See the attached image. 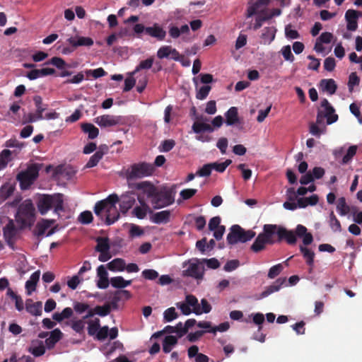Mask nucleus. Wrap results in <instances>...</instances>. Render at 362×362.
Masks as SVG:
<instances>
[{"label": "nucleus", "instance_id": "6ab92c4d", "mask_svg": "<svg viewBox=\"0 0 362 362\" xmlns=\"http://www.w3.org/2000/svg\"><path fill=\"white\" fill-rule=\"evenodd\" d=\"M170 215L171 213L169 210L161 211L154 213L150 217V220L156 224L167 223L170 221Z\"/></svg>", "mask_w": 362, "mask_h": 362}, {"label": "nucleus", "instance_id": "9b49d317", "mask_svg": "<svg viewBox=\"0 0 362 362\" xmlns=\"http://www.w3.org/2000/svg\"><path fill=\"white\" fill-rule=\"evenodd\" d=\"M18 230L12 219H9L7 224L3 228L4 238L12 250L15 249V242L17 235Z\"/></svg>", "mask_w": 362, "mask_h": 362}, {"label": "nucleus", "instance_id": "1a4fd4ad", "mask_svg": "<svg viewBox=\"0 0 362 362\" xmlns=\"http://www.w3.org/2000/svg\"><path fill=\"white\" fill-rule=\"evenodd\" d=\"M175 201L174 192L172 189L163 187L158 190L151 203L154 209H161L172 204Z\"/></svg>", "mask_w": 362, "mask_h": 362}, {"label": "nucleus", "instance_id": "f704fd0d", "mask_svg": "<svg viewBox=\"0 0 362 362\" xmlns=\"http://www.w3.org/2000/svg\"><path fill=\"white\" fill-rule=\"evenodd\" d=\"M73 310L69 308H65L61 313H54L52 315V319L58 322H61L64 319H69L73 315Z\"/></svg>", "mask_w": 362, "mask_h": 362}, {"label": "nucleus", "instance_id": "f8f14e48", "mask_svg": "<svg viewBox=\"0 0 362 362\" xmlns=\"http://www.w3.org/2000/svg\"><path fill=\"white\" fill-rule=\"evenodd\" d=\"M202 262L199 259L189 263L188 268L183 272L184 275L193 277L196 279H202L204 276V268L200 266Z\"/></svg>", "mask_w": 362, "mask_h": 362}, {"label": "nucleus", "instance_id": "423d86ee", "mask_svg": "<svg viewBox=\"0 0 362 362\" xmlns=\"http://www.w3.org/2000/svg\"><path fill=\"white\" fill-rule=\"evenodd\" d=\"M155 171L153 164L146 162L134 163L127 170L126 177L127 180L140 179L151 176Z\"/></svg>", "mask_w": 362, "mask_h": 362}, {"label": "nucleus", "instance_id": "412c9836", "mask_svg": "<svg viewBox=\"0 0 362 362\" xmlns=\"http://www.w3.org/2000/svg\"><path fill=\"white\" fill-rule=\"evenodd\" d=\"M286 282V278H279L276 280V281L267 286L265 290L260 294V297L262 298H266L268 296H269L270 294L276 292V291H278L281 286Z\"/></svg>", "mask_w": 362, "mask_h": 362}, {"label": "nucleus", "instance_id": "ea45409f", "mask_svg": "<svg viewBox=\"0 0 362 362\" xmlns=\"http://www.w3.org/2000/svg\"><path fill=\"white\" fill-rule=\"evenodd\" d=\"M192 129L196 134H199L204 132H211L214 131V128L209 124L199 122H194Z\"/></svg>", "mask_w": 362, "mask_h": 362}, {"label": "nucleus", "instance_id": "cd10ccee", "mask_svg": "<svg viewBox=\"0 0 362 362\" xmlns=\"http://www.w3.org/2000/svg\"><path fill=\"white\" fill-rule=\"evenodd\" d=\"M226 124L227 125L232 126L239 122L238 112L236 107H231L226 112Z\"/></svg>", "mask_w": 362, "mask_h": 362}, {"label": "nucleus", "instance_id": "c03bdc74", "mask_svg": "<svg viewBox=\"0 0 362 362\" xmlns=\"http://www.w3.org/2000/svg\"><path fill=\"white\" fill-rule=\"evenodd\" d=\"M357 148V146H351L348 148L346 153L343 156L341 163L344 165L349 163L352 160L354 156L356 154Z\"/></svg>", "mask_w": 362, "mask_h": 362}, {"label": "nucleus", "instance_id": "393cba45", "mask_svg": "<svg viewBox=\"0 0 362 362\" xmlns=\"http://www.w3.org/2000/svg\"><path fill=\"white\" fill-rule=\"evenodd\" d=\"M69 44L73 47L87 46L90 47L93 45V40L88 37H79L77 40L74 37H70L67 40Z\"/></svg>", "mask_w": 362, "mask_h": 362}, {"label": "nucleus", "instance_id": "5fc2aeb1", "mask_svg": "<svg viewBox=\"0 0 362 362\" xmlns=\"http://www.w3.org/2000/svg\"><path fill=\"white\" fill-rule=\"evenodd\" d=\"M178 317L174 307L168 308L164 311L163 317L165 322H171Z\"/></svg>", "mask_w": 362, "mask_h": 362}, {"label": "nucleus", "instance_id": "473e14b6", "mask_svg": "<svg viewBox=\"0 0 362 362\" xmlns=\"http://www.w3.org/2000/svg\"><path fill=\"white\" fill-rule=\"evenodd\" d=\"M14 189L15 187L12 184L9 182L4 184L0 188V200L7 199L13 194Z\"/></svg>", "mask_w": 362, "mask_h": 362}, {"label": "nucleus", "instance_id": "2f4dec72", "mask_svg": "<svg viewBox=\"0 0 362 362\" xmlns=\"http://www.w3.org/2000/svg\"><path fill=\"white\" fill-rule=\"evenodd\" d=\"M97 245L95 246V251L98 252H107L110 249L109 238L107 237H98L95 239Z\"/></svg>", "mask_w": 362, "mask_h": 362}, {"label": "nucleus", "instance_id": "13d9d810", "mask_svg": "<svg viewBox=\"0 0 362 362\" xmlns=\"http://www.w3.org/2000/svg\"><path fill=\"white\" fill-rule=\"evenodd\" d=\"M281 54L285 59V60L288 61L290 62H293L295 59L293 54L291 52V49L290 45L284 46L281 48Z\"/></svg>", "mask_w": 362, "mask_h": 362}, {"label": "nucleus", "instance_id": "a18cd8bd", "mask_svg": "<svg viewBox=\"0 0 362 362\" xmlns=\"http://www.w3.org/2000/svg\"><path fill=\"white\" fill-rule=\"evenodd\" d=\"M329 226L334 232H341V226L333 211L329 214Z\"/></svg>", "mask_w": 362, "mask_h": 362}, {"label": "nucleus", "instance_id": "0eeeda50", "mask_svg": "<svg viewBox=\"0 0 362 362\" xmlns=\"http://www.w3.org/2000/svg\"><path fill=\"white\" fill-rule=\"evenodd\" d=\"M40 165L37 163L31 164L25 170L21 171L16 176L21 189H26L33 184L39 175Z\"/></svg>", "mask_w": 362, "mask_h": 362}, {"label": "nucleus", "instance_id": "680f3d73", "mask_svg": "<svg viewBox=\"0 0 362 362\" xmlns=\"http://www.w3.org/2000/svg\"><path fill=\"white\" fill-rule=\"evenodd\" d=\"M71 327L74 330L76 333L81 334L83 332L85 327V322L83 319L77 320L73 321Z\"/></svg>", "mask_w": 362, "mask_h": 362}, {"label": "nucleus", "instance_id": "f3484780", "mask_svg": "<svg viewBox=\"0 0 362 362\" xmlns=\"http://www.w3.org/2000/svg\"><path fill=\"white\" fill-rule=\"evenodd\" d=\"M136 188L137 189L143 190L144 194H146L148 198H151V199L155 198L158 190L151 182L148 181H144L137 183Z\"/></svg>", "mask_w": 362, "mask_h": 362}, {"label": "nucleus", "instance_id": "a19ab883", "mask_svg": "<svg viewBox=\"0 0 362 362\" xmlns=\"http://www.w3.org/2000/svg\"><path fill=\"white\" fill-rule=\"evenodd\" d=\"M88 323V334L90 336H95L98 331L100 327V322L98 318L90 320L87 322Z\"/></svg>", "mask_w": 362, "mask_h": 362}, {"label": "nucleus", "instance_id": "3c124183", "mask_svg": "<svg viewBox=\"0 0 362 362\" xmlns=\"http://www.w3.org/2000/svg\"><path fill=\"white\" fill-rule=\"evenodd\" d=\"M154 62L153 57H151L145 60L141 61L139 65L136 67L134 72L139 71L142 69H149L152 67Z\"/></svg>", "mask_w": 362, "mask_h": 362}, {"label": "nucleus", "instance_id": "e433bc0d", "mask_svg": "<svg viewBox=\"0 0 362 362\" xmlns=\"http://www.w3.org/2000/svg\"><path fill=\"white\" fill-rule=\"evenodd\" d=\"M177 343V339L173 335H168L165 337L163 341V351L168 354L170 353L173 346Z\"/></svg>", "mask_w": 362, "mask_h": 362}, {"label": "nucleus", "instance_id": "ddd939ff", "mask_svg": "<svg viewBox=\"0 0 362 362\" xmlns=\"http://www.w3.org/2000/svg\"><path fill=\"white\" fill-rule=\"evenodd\" d=\"M321 107L324 108L322 110V115L327 118V124H332L334 122H336L338 119V115L335 114L334 108L331 105L329 101L324 98L321 101Z\"/></svg>", "mask_w": 362, "mask_h": 362}, {"label": "nucleus", "instance_id": "b1692460", "mask_svg": "<svg viewBox=\"0 0 362 362\" xmlns=\"http://www.w3.org/2000/svg\"><path fill=\"white\" fill-rule=\"evenodd\" d=\"M139 202L141 206H136L132 211L134 216L139 219H143L146 217L147 211L149 209L148 205L144 202L143 198L138 197Z\"/></svg>", "mask_w": 362, "mask_h": 362}, {"label": "nucleus", "instance_id": "09e8293b", "mask_svg": "<svg viewBox=\"0 0 362 362\" xmlns=\"http://www.w3.org/2000/svg\"><path fill=\"white\" fill-rule=\"evenodd\" d=\"M232 163V160H230V159H227L226 161L223 162V163H217V162H214V163H210V165L211 166V170H216L217 172L218 173H223L226 168L230 165Z\"/></svg>", "mask_w": 362, "mask_h": 362}, {"label": "nucleus", "instance_id": "20e7f679", "mask_svg": "<svg viewBox=\"0 0 362 362\" xmlns=\"http://www.w3.org/2000/svg\"><path fill=\"white\" fill-rule=\"evenodd\" d=\"M16 221L20 224V228L31 227L35 221V207L30 199H26L18 206L15 216Z\"/></svg>", "mask_w": 362, "mask_h": 362}, {"label": "nucleus", "instance_id": "052dcab7", "mask_svg": "<svg viewBox=\"0 0 362 362\" xmlns=\"http://www.w3.org/2000/svg\"><path fill=\"white\" fill-rule=\"evenodd\" d=\"M87 76H91L94 78H98L104 76L107 74L106 71L103 68H98L95 69H89L86 71Z\"/></svg>", "mask_w": 362, "mask_h": 362}, {"label": "nucleus", "instance_id": "603ef678", "mask_svg": "<svg viewBox=\"0 0 362 362\" xmlns=\"http://www.w3.org/2000/svg\"><path fill=\"white\" fill-rule=\"evenodd\" d=\"M39 344L37 346H32L28 349V351L35 357L41 356L45 353V347L43 345V342L40 341Z\"/></svg>", "mask_w": 362, "mask_h": 362}, {"label": "nucleus", "instance_id": "6e6d98bb", "mask_svg": "<svg viewBox=\"0 0 362 362\" xmlns=\"http://www.w3.org/2000/svg\"><path fill=\"white\" fill-rule=\"evenodd\" d=\"M94 313L101 317L107 316L110 313V305L105 304L104 305H97L94 308Z\"/></svg>", "mask_w": 362, "mask_h": 362}, {"label": "nucleus", "instance_id": "0e129e2a", "mask_svg": "<svg viewBox=\"0 0 362 362\" xmlns=\"http://www.w3.org/2000/svg\"><path fill=\"white\" fill-rule=\"evenodd\" d=\"M175 146V142L173 139H167L162 142L160 146V151L168 152L172 150Z\"/></svg>", "mask_w": 362, "mask_h": 362}, {"label": "nucleus", "instance_id": "49530a36", "mask_svg": "<svg viewBox=\"0 0 362 362\" xmlns=\"http://www.w3.org/2000/svg\"><path fill=\"white\" fill-rule=\"evenodd\" d=\"M135 200L133 197L129 196H122V200L120 202V208L123 212H126L129 209H130Z\"/></svg>", "mask_w": 362, "mask_h": 362}, {"label": "nucleus", "instance_id": "de8ad7c7", "mask_svg": "<svg viewBox=\"0 0 362 362\" xmlns=\"http://www.w3.org/2000/svg\"><path fill=\"white\" fill-rule=\"evenodd\" d=\"M171 46L170 45H163L161 46L157 51L156 56L158 59H170V52H171Z\"/></svg>", "mask_w": 362, "mask_h": 362}, {"label": "nucleus", "instance_id": "37998d69", "mask_svg": "<svg viewBox=\"0 0 362 362\" xmlns=\"http://www.w3.org/2000/svg\"><path fill=\"white\" fill-rule=\"evenodd\" d=\"M51 222L48 220L43 221L42 223H37L36 225V230L35 235L37 237L43 235L46 230L50 227Z\"/></svg>", "mask_w": 362, "mask_h": 362}, {"label": "nucleus", "instance_id": "a211bd4d", "mask_svg": "<svg viewBox=\"0 0 362 362\" xmlns=\"http://www.w3.org/2000/svg\"><path fill=\"white\" fill-rule=\"evenodd\" d=\"M358 18V11L352 9H349L345 13V18L347 22L346 28L349 30L354 31L357 29Z\"/></svg>", "mask_w": 362, "mask_h": 362}, {"label": "nucleus", "instance_id": "aec40b11", "mask_svg": "<svg viewBox=\"0 0 362 362\" xmlns=\"http://www.w3.org/2000/svg\"><path fill=\"white\" fill-rule=\"evenodd\" d=\"M40 271L37 270L31 274L30 279L26 281L25 288L28 295H31L32 292L35 291L37 284L40 279Z\"/></svg>", "mask_w": 362, "mask_h": 362}, {"label": "nucleus", "instance_id": "774afa93", "mask_svg": "<svg viewBox=\"0 0 362 362\" xmlns=\"http://www.w3.org/2000/svg\"><path fill=\"white\" fill-rule=\"evenodd\" d=\"M108 333L109 327L107 326H103L100 327L99 330L95 336V338L99 341H103L107 337Z\"/></svg>", "mask_w": 362, "mask_h": 362}, {"label": "nucleus", "instance_id": "6e6552de", "mask_svg": "<svg viewBox=\"0 0 362 362\" xmlns=\"http://www.w3.org/2000/svg\"><path fill=\"white\" fill-rule=\"evenodd\" d=\"M255 233L252 230H245L238 225H233L230 233L227 235V242L229 245H235L238 242L246 243L252 239Z\"/></svg>", "mask_w": 362, "mask_h": 362}, {"label": "nucleus", "instance_id": "dca6fc26", "mask_svg": "<svg viewBox=\"0 0 362 362\" xmlns=\"http://www.w3.org/2000/svg\"><path fill=\"white\" fill-rule=\"evenodd\" d=\"M97 275L99 279L97 281V286L99 288H107L110 283L108 279V273L104 265H100L97 268Z\"/></svg>", "mask_w": 362, "mask_h": 362}, {"label": "nucleus", "instance_id": "c756f323", "mask_svg": "<svg viewBox=\"0 0 362 362\" xmlns=\"http://www.w3.org/2000/svg\"><path fill=\"white\" fill-rule=\"evenodd\" d=\"M107 267L112 272H122L125 269V261L122 258H115L110 262Z\"/></svg>", "mask_w": 362, "mask_h": 362}, {"label": "nucleus", "instance_id": "69168bd1", "mask_svg": "<svg viewBox=\"0 0 362 362\" xmlns=\"http://www.w3.org/2000/svg\"><path fill=\"white\" fill-rule=\"evenodd\" d=\"M211 166L210 163H207L204 165L200 169H199L196 175H198L199 177H209L211 173Z\"/></svg>", "mask_w": 362, "mask_h": 362}, {"label": "nucleus", "instance_id": "9d476101", "mask_svg": "<svg viewBox=\"0 0 362 362\" xmlns=\"http://www.w3.org/2000/svg\"><path fill=\"white\" fill-rule=\"evenodd\" d=\"M133 30L136 34L144 32L148 36L154 37L158 41L164 40L166 36V31L156 23L149 27H145L143 24L138 23L134 26Z\"/></svg>", "mask_w": 362, "mask_h": 362}, {"label": "nucleus", "instance_id": "bf43d9fd", "mask_svg": "<svg viewBox=\"0 0 362 362\" xmlns=\"http://www.w3.org/2000/svg\"><path fill=\"white\" fill-rule=\"evenodd\" d=\"M283 269L284 268L281 264H277L272 267L268 272V278L274 279L282 272Z\"/></svg>", "mask_w": 362, "mask_h": 362}, {"label": "nucleus", "instance_id": "a878e982", "mask_svg": "<svg viewBox=\"0 0 362 362\" xmlns=\"http://www.w3.org/2000/svg\"><path fill=\"white\" fill-rule=\"evenodd\" d=\"M319 202L317 194H313L309 197H300L298 199V208H305L308 206H315Z\"/></svg>", "mask_w": 362, "mask_h": 362}, {"label": "nucleus", "instance_id": "338daca9", "mask_svg": "<svg viewBox=\"0 0 362 362\" xmlns=\"http://www.w3.org/2000/svg\"><path fill=\"white\" fill-rule=\"evenodd\" d=\"M102 159L100 154L95 153L88 160L85 165L86 168H90L96 166L100 160Z\"/></svg>", "mask_w": 362, "mask_h": 362}, {"label": "nucleus", "instance_id": "4be33fe9", "mask_svg": "<svg viewBox=\"0 0 362 362\" xmlns=\"http://www.w3.org/2000/svg\"><path fill=\"white\" fill-rule=\"evenodd\" d=\"M320 88L322 91L327 92L329 95H333L337 89V86L332 78L322 79L320 82Z\"/></svg>", "mask_w": 362, "mask_h": 362}, {"label": "nucleus", "instance_id": "72a5a7b5", "mask_svg": "<svg viewBox=\"0 0 362 362\" xmlns=\"http://www.w3.org/2000/svg\"><path fill=\"white\" fill-rule=\"evenodd\" d=\"M110 282L112 287L116 288H124L132 284V280H125L122 276H118L112 277Z\"/></svg>", "mask_w": 362, "mask_h": 362}, {"label": "nucleus", "instance_id": "7ed1b4c3", "mask_svg": "<svg viewBox=\"0 0 362 362\" xmlns=\"http://www.w3.org/2000/svg\"><path fill=\"white\" fill-rule=\"evenodd\" d=\"M36 205L41 215L46 214L52 208L56 214H59L64 209L62 194L40 195L36 199Z\"/></svg>", "mask_w": 362, "mask_h": 362}, {"label": "nucleus", "instance_id": "864d4df0", "mask_svg": "<svg viewBox=\"0 0 362 362\" xmlns=\"http://www.w3.org/2000/svg\"><path fill=\"white\" fill-rule=\"evenodd\" d=\"M211 89V86L209 85H205L202 86L197 91L196 94V98L198 100H204L209 95L210 90Z\"/></svg>", "mask_w": 362, "mask_h": 362}, {"label": "nucleus", "instance_id": "2eb2a0df", "mask_svg": "<svg viewBox=\"0 0 362 362\" xmlns=\"http://www.w3.org/2000/svg\"><path fill=\"white\" fill-rule=\"evenodd\" d=\"M25 310L33 316H40L42 314V303L33 302L31 298H28L25 300Z\"/></svg>", "mask_w": 362, "mask_h": 362}, {"label": "nucleus", "instance_id": "8fccbe9b", "mask_svg": "<svg viewBox=\"0 0 362 362\" xmlns=\"http://www.w3.org/2000/svg\"><path fill=\"white\" fill-rule=\"evenodd\" d=\"M45 64H52L59 69H63L67 66L65 61L62 58L58 57H52L49 61L46 62Z\"/></svg>", "mask_w": 362, "mask_h": 362}, {"label": "nucleus", "instance_id": "58836bf2", "mask_svg": "<svg viewBox=\"0 0 362 362\" xmlns=\"http://www.w3.org/2000/svg\"><path fill=\"white\" fill-rule=\"evenodd\" d=\"M337 210L341 216H346L351 211V206H349L344 197L339 198L337 204Z\"/></svg>", "mask_w": 362, "mask_h": 362}, {"label": "nucleus", "instance_id": "4c0bfd02", "mask_svg": "<svg viewBox=\"0 0 362 362\" xmlns=\"http://www.w3.org/2000/svg\"><path fill=\"white\" fill-rule=\"evenodd\" d=\"M300 251L302 253L303 258L305 260V262L308 265H313L314 264V258H315V252L310 250L309 248L300 245Z\"/></svg>", "mask_w": 362, "mask_h": 362}, {"label": "nucleus", "instance_id": "f03ea898", "mask_svg": "<svg viewBox=\"0 0 362 362\" xmlns=\"http://www.w3.org/2000/svg\"><path fill=\"white\" fill-rule=\"evenodd\" d=\"M119 202L117 194L109 195L106 199L96 202L94 207V213L102 220L104 218L103 213H106L105 223L110 226L117 221L119 218L116 204Z\"/></svg>", "mask_w": 362, "mask_h": 362}, {"label": "nucleus", "instance_id": "f257e3e1", "mask_svg": "<svg viewBox=\"0 0 362 362\" xmlns=\"http://www.w3.org/2000/svg\"><path fill=\"white\" fill-rule=\"evenodd\" d=\"M272 226L276 227L274 229V235H277L276 242H281L283 240H285L288 244L294 245L297 241L296 236L303 238L304 245H309L313 241V235L308 233L307 228L301 224H298L296 226L295 232L287 230L281 226L276 224H272Z\"/></svg>", "mask_w": 362, "mask_h": 362}, {"label": "nucleus", "instance_id": "79ce46f5", "mask_svg": "<svg viewBox=\"0 0 362 362\" xmlns=\"http://www.w3.org/2000/svg\"><path fill=\"white\" fill-rule=\"evenodd\" d=\"M11 151L4 149L0 153V170H4L11 160Z\"/></svg>", "mask_w": 362, "mask_h": 362}, {"label": "nucleus", "instance_id": "39448f33", "mask_svg": "<svg viewBox=\"0 0 362 362\" xmlns=\"http://www.w3.org/2000/svg\"><path fill=\"white\" fill-rule=\"evenodd\" d=\"M276 227L272 224H265L263 226V232L260 233L253 244L251 245V250L254 252H259L265 249L266 245H273L276 243L274 239V229Z\"/></svg>", "mask_w": 362, "mask_h": 362}, {"label": "nucleus", "instance_id": "c9c22d12", "mask_svg": "<svg viewBox=\"0 0 362 362\" xmlns=\"http://www.w3.org/2000/svg\"><path fill=\"white\" fill-rule=\"evenodd\" d=\"M33 101L36 107L35 112L37 115H38V118L43 119L42 113L47 109V105L43 104L42 98L40 95H35L33 97Z\"/></svg>", "mask_w": 362, "mask_h": 362}, {"label": "nucleus", "instance_id": "5701e85b", "mask_svg": "<svg viewBox=\"0 0 362 362\" xmlns=\"http://www.w3.org/2000/svg\"><path fill=\"white\" fill-rule=\"evenodd\" d=\"M63 333L58 328L50 332L49 337L45 339V344L48 349H52L55 344L62 338Z\"/></svg>", "mask_w": 362, "mask_h": 362}, {"label": "nucleus", "instance_id": "c85d7f7f", "mask_svg": "<svg viewBox=\"0 0 362 362\" xmlns=\"http://www.w3.org/2000/svg\"><path fill=\"white\" fill-rule=\"evenodd\" d=\"M276 29L274 27H266L261 35L264 44H270L275 38Z\"/></svg>", "mask_w": 362, "mask_h": 362}, {"label": "nucleus", "instance_id": "4468645a", "mask_svg": "<svg viewBox=\"0 0 362 362\" xmlns=\"http://www.w3.org/2000/svg\"><path fill=\"white\" fill-rule=\"evenodd\" d=\"M95 122L101 127H112L119 124V117L110 115H103L97 117Z\"/></svg>", "mask_w": 362, "mask_h": 362}, {"label": "nucleus", "instance_id": "e2e57ef3", "mask_svg": "<svg viewBox=\"0 0 362 362\" xmlns=\"http://www.w3.org/2000/svg\"><path fill=\"white\" fill-rule=\"evenodd\" d=\"M360 81L359 77L356 75V73L353 72L349 75L348 87L349 92H352L354 87L356 85H358Z\"/></svg>", "mask_w": 362, "mask_h": 362}, {"label": "nucleus", "instance_id": "4d7b16f0", "mask_svg": "<svg viewBox=\"0 0 362 362\" xmlns=\"http://www.w3.org/2000/svg\"><path fill=\"white\" fill-rule=\"evenodd\" d=\"M93 214L90 211H85L78 216V221L83 224H89L93 221Z\"/></svg>", "mask_w": 362, "mask_h": 362}, {"label": "nucleus", "instance_id": "bb28decb", "mask_svg": "<svg viewBox=\"0 0 362 362\" xmlns=\"http://www.w3.org/2000/svg\"><path fill=\"white\" fill-rule=\"evenodd\" d=\"M81 130L88 135V139H94L99 134V129L91 123L81 124Z\"/></svg>", "mask_w": 362, "mask_h": 362}, {"label": "nucleus", "instance_id": "7c9ffc66", "mask_svg": "<svg viewBox=\"0 0 362 362\" xmlns=\"http://www.w3.org/2000/svg\"><path fill=\"white\" fill-rule=\"evenodd\" d=\"M189 307L192 308V311L194 314L199 315L202 314L200 305L198 303L197 298L193 295H187L185 301Z\"/></svg>", "mask_w": 362, "mask_h": 362}]
</instances>
